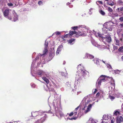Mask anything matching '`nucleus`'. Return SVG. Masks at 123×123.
<instances>
[{"label": "nucleus", "mask_w": 123, "mask_h": 123, "mask_svg": "<svg viewBox=\"0 0 123 123\" xmlns=\"http://www.w3.org/2000/svg\"><path fill=\"white\" fill-rule=\"evenodd\" d=\"M115 72H114L113 74H119L120 72V71L119 70H115Z\"/></svg>", "instance_id": "e433bc0d"}, {"label": "nucleus", "mask_w": 123, "mask_h": 123, "mask_svg": "<svg viewBox=\"0 0 123 123\" xmlns=\"http://www.w3.org/2000/svg\"><path fill=\"white\" fill-rule=\"evenodd\" d=\"M19 0H10L7 2V5L9 6H13V7L17 6L18 4Z\"/></svg>", "instance_id": "423d86ee"}, {"label": "nucleus", "mask_w": 123, "mask_h": 123, "mask_svg": "<svg viewBox=\"0 0 123 123\" xmlns=\"http://www.w3.org/2000/svg\"><path fill=\"white\" fill-rule=\"evenodd\" d=\"M65 63H66V62H65V61H63V65L65 64Z\"/></svg>", "instance_id": "338daca9"}, {"label": "nucleus", "mask_w": 123, "mask_h": 123, "mask_svg": "<svg viewBox=\"0 0 123 123\" xmlns=\"http://www.w3.org/2000/svg\"><path fill=\"white\" fill-rule=\"evenodd\" d=\"M78 69L79 72L80 73V72L82 71L84 69V68L83 66L82 65V64H80L78 65L77 67Z\"/></svg>", "instance_id": "dca6fc26"}, {"label": "nucleus", "mask_w": 123, "mask_h": 123, "mask_svg": "<svg viewBox=\"0 0 123 123\" xmlns=\"http://www.w3.org/2000/svg\"><path fill=\"white\" fill-rule=\"evenodd\" d=\"M77 118V117H74L71 118V120H76Z\"/></svg>", "instance_id": "5fc2aeb1"}, {"label": "nucleus", "mask_w": 123, "mask_h": 123, "mask_svg": "<svg viewBox=\"0 0 123 123\" xmlns=\"http://www.w3.org/2000/svg\"><path fill=\"white\" fill-rule=\"evenodd\" d=\"M114 119H112L111 120V123H114Z\"/></svg>", "instance_id": "bf43d9fd"}, {"label": "nucleus", "mask_w": 123, "mask_h": 123, "mask_svg": "<svg viewBox=\"0 0 123 123\" xmlns=\"http://www.w3.org/2000/svg\"><path fill=\"white\" fill-rule=\"evenodd\" d=\"M85 58H87L89 59H91L94 58V56L92 55L86 53L85 54Z\"/></svg>", "instance_id": "4be33fe9"}, {"label": "nucleus", "mask_w": 123, "mask_h": 123, "mask_svg": "<svg viewBox=\"0 0 123 123\" xmlns=\"http://www.w3.org/2000/svg\"><path fill=\"white\" fill-rule=\"evenodd\" d=\"M100 13L102 15H104L105 14V13L102 10H101L99 11Z\"/></svg>", "instance_id": "a19ab883"}, {"label": "nucleus", "mask_w": 123, "mask_h": 123, "mask_svg": "<svg viewBox=\"0 0 123 123\" xmlns=\"http://www.w3.org/2000/svg\"><path fill=\"white\" fill-rule=\"evenodd\" d=\"M46 117V115H45L43 117H42L40 119L37 120L35 123H42L45 121Z\"/></svg>", "instance_id": "2eb2a0df"}, {"label": "nucleus", "mask_w": 123, "mask_h": 123, "mask_svg": "<svg viewBox=\"0 0 123 123\" xmlns=\"http://www.w3.org/2000/svg\"><path fill=\"white\" fill-rule=\"evenodd\" d=\"M103 26L102 29L104 33H107L108 31L107 23L106 22L103 25Z\"/></svg>", "instance_id": "ddd939ff"}, {"label": "nucleus", "mask_w": 123, "mask_h": 123, "mask_svg": "<svg viewBox=\"0 0 123 123\" xmlns=\"http://www.w3.org/2000/svg\"><path fill=\"white\" fill-rule=\"evenodd\" d=\"M94 33L95 35V36L99 38V39L102 38L103 37H102V35L100 34V33H97L96 32L94 31Z\"/></svg>", "instance_id": "5701e85b"}, {"label": "nucleus", "mask_w": 123, "mask_h": 123, "mask_svg": "<svg viewBox=\"0 0 123 123\" xmlns=\"http://www.w3.org/2000/svg\"><path fill=\"white\" fill-rule=\"evenodd\" d=\"M42 3V2L41 1H39L38 2V4L39 5H40Z\"/></svg>", "instance_id": "864d4df0"}, {"label": "nucleus", "mask_w": 123, "mask_h": 123, "mask_svg": "<svg viewBox=\"0 0 123 123\" xmlns=\"http://www.w3.org/2000/svg\"><path fill=\"white\" fill-rule=\"evenodd\" d=\"M60 34H61L60 32L57 31L55 32L54 33H53L52 35V36H53V35H54V34H55L56 35H59Z\"/></svg>", "instance_id": "c9c22d12"}, {"label": "nucleus", "mask_w": 123, "mask_h": 123, "mask_svg": "<svg viewBox=\"0 0 123 123\" xmlns=\"http://www.w3.org/2000/svg\"><path fill=\"white\" fill-rule=\"evenodd\" d=\"M114 114L116 116H117V114H121L120 112L117 111H115Z\"/></svg>", "instance_id": "72a5a7b5"}, {"label": "nucleus", "mask_w": 123, "mask_h": 123, "mask_svg": "<svg viewBox=\"0 0 123 123\" xmlns=\"http://www.w3.org/2000/svg\"><path fill=\"white\" fill-rule=\"evenodd\" d=\"M119 51L121 52H123V46H121L119 49Z\"/></svg>", "instance_id": "ea45409f"}, {"label": "nucleus", "mask_w": 123, "mask_h": 123, "mask_svg": "<svg viewBox=\"0 0 123 123\" xmlns=\"http://www.w3.org/2000/svg\"><path fill=\"white\" fill-rule=\"evenodd\" d=\"M31 86L32 88H34L35 87V85L33 83H31Z\"/></svg>", "instance_id": "09e8293b"}, {"label": "nucleus", "mask_w": 123, "mask_h": 123, "mask_svg": "<svg viewBox=\"0 0 123 123\" xmlns=\"http://www.w3.org/2000/svg\"><path fill=\"white\" fill-rule=\"evenodd\" d=\"M69 35V34H67L65 36V37L67 38V37H68V35Z\"/></svg>", "instance_id": "052dcab7"}, {"label": "nucleus", "mask_w": 123, "mask_h": 123, "mask_svg": "<svg viewBox=\"0 0 123 123\" xmlns=\"http://www.w3.org/2000/svg\"><path fill=\"white\" fill-rule=\"evenodd\" d=\"M53 105L54 108L55 112H58V110L60 109V102L58 99H56L53 100Z\"/></svg>", "instance_id": "20e7f679"}, {"label": "nucleus", "mask_w": 123, "mask_h": 123, "mask_svg": "<svg viewBox=\"0 0 123 123\" xmlns=\"http://www.w3.org/2000/svg\"><path fill=\"white\" fill-rule=\"evenodd\" d=\"M38 112V116L39 115L40 116L42 115H43V113L41 111H39Z\"/></svg>", "instance_id": "58836bf2"}, {"label": "nucleus", "mask_w": 123, "mask_h": 123, "mask_svg": "<svg viewBox=\"0 0 123 123\" xmlns=\"http://www.w3.org/2000/svg\"><path fill=\"white\" fill-rule=\"evenodd\" d=\"M79 26H75L73 27H72V28L74 30H76L78 28H79Z\"/></svg>", "instance_id": "a18cd8bd"}, {"label": "nucleus", "mask_w": 123, "mask_h": 123, "mask_svg": "<svg viewBox=\"0 0 123 123\" xmlns=\"http://www.w3.org/2000/svg\"><path fill=\"white\" fill-rule=\"evenodd\" d=\"M99 40L100 41H103L106 45V44L108 43V37L107 36L105 37H103L102 38H99Z\"/></svg>", "instance_id": "6ab92c4d"}, {"label": "nucleus", "mask_w": 123, "mask_h": 123, "mask_svg": "<svg viewBox=\"0 0 123 123\" xmlns=\"http://www.w3.org/2000/svg\"><path fill=\"white\" fill-rule=\"evenodd\" d=\"M115 41H116V44L117 45H119V41L118 40L116 39H115Z\"/></svg>", "instance_id": "37998d69"}, {"label": "nucleus", "mask_w": 123, "mask_h": 123, "mask_svg": "<svg viewBox=\"0 0 123 123\" xmlns=\"http://www.w3.org/2000/svg\"><path fill=\"white\" fill-rule=\"evenodd\" d=\"M44 88L45 90L46 91H48L49 90V89L48 86L47 85H46L45 86H44Z\"/></svg>", "instance_id": "f704fd0d"}, {"label": "nucleus", "mask_w": 123, "mask_h": 123, "mask_svg": "<svg viewBox=\"0 0 123 123\" xmlns=\"http://www.w3.org/2000/svg\"><path fill=\"white\" fill-rule=\"evenodd\" d=\"M69 7L70 8H72L73 7V6L72 5H70L69 6Z\"/></svg>", "instance_id": "e2e57ef3"}, {"label": "nucleus", "mask_w": 123, "mask_h": 123, "mask_svg": "<svg viewBox=\"0 0 123 123\" xmlns=\"http://www.w3.org/2000/svg\"><path fill=\"white\" fill-rule=\"evenodd\" d=\"M66 84L68 87H69L70 88L71 87V84L70 83L68 82Z\"/></svg>", "instance_id": "de8ad7c7"}, {"label": "nucleus", "mask_w": 123, "mask_h": 123, "mask_svg": "<svg viewBox=\"0 0 123 123\" xmlns=\"http://www.w3.org/2000/svg\"><path fill=\"white\" fill-rule=\"evenodd\" d=\"M38 112L37 111H35V112H32L31 114L32 116L33 117H35L38 116Z\"/></svg>", "instance_id": "bb28decb"}, {"label": "nucleus", "mask_w": 123, "mask_h": 123, "mask_svg": "<svg viewBox=\"0 0 123 123\" xmlns=\"http://www.w3.org/2000/svg\"><path fill=\"white\" fill-rule=\"evenodd\" d=\"M9 10L6 9L5 11L3 12V14L5 17L7 18L9 20H11L12 19L11 17H9Z\"/></svg>", "instance_id": "9b49d317"}, {"label": "nucleus", "mask_w": 123, "mask_h": 123, "mask_svg": "<svg viewBox=\"0 0 123 123\" xmlns=\"http://www.w3.org/2000/svg\"><path fill=\"white\" fill-rule=\"evenodd\" d=\"M88 123H96V121H95L93 119L90 118L88 121Z\"/></svg>", "instance_id": "cd10ccee"}, {"label": "nucleus", "mask_w": 123, "mask_h": 123, "mask_svg": "<svg viewBox=\"0 0 123 123\" xmlns=\"http://www.w3.org/2000/svg\"><path fill=\"white\" fill-rule=\"evenodd\" d=\"M93 61L94 62V63H95L98 67L100 66L99 65V61L97 58H94L93 60Z\"/></svg>", "instance_id": "a878e982"}, {"label": "nucleus", "mask_w": 123, "mask_h": 123, "mask_svg": "<svg viewBox=\"0 0 123 123\" xmlns=\"http://www.w3.org/2000/svg\"><path fill=\"white\" fill-rule=\"evenodd\" d=\"M112 9L110 7H108V11L110 12H112Z\"/></svg>", "instance_id": "8fccbe9b"}, {"label": "nucleus", "mask_w": 123, "mask_h": 123, "mask_svg": "<svg viewBox=\"0 0 123 123\" xmlns=\"http://www.w3.org/2000/svg\"><path fill=\"white\" fill-rule=\"evenodd\" d=\"M80 107V105H79L75 109V110L74 111V112L73 113L74 115H75L77 114V111L78 110L79 108Z\"/></svg>", "instance_id": "c756f323"}, {"label": "nucleus", "mask_w": 123, "mask_h": 123, "mask_svg": "<svg viewBox=\"0 0 123 123\" xmlns=\"http://www.w3.org/2000/svg\"><path fill=\"white\" fill-rule=\"evenodd\" d=\"M96 3L98 5L99 4L101 5H102L103 4L102 2L101 1H97L96 2Z\"/></svg>", "instance_id": "4c0bfd02"}, {"label": "nucleus", "mask_w": 123, "mask_h": 123, "mask_svg": "<svg viewBox=\"0 0 123 123\" xmlns=\"http://www.w3.org/2000/svg\"><path fill=\"white\" fill-rule=\"evenodd\" d=\"M12 16L13 17V21L15 22L18 19V16L14 10H13L12 11Z\"/></svg>", "instance_id": "4468645a"}, {"label": "nucleus", "mask_w": 123, "mask_h": 123, "mask_svg": "<svg viewBox=\"0 0 123 123\" xmlns=\"http://www.w3.org/2000/svg\"><path fill=\"white\" fill-rule=\"evenodd\" d=\"M108 77L105 75H101L98 80L96 83V86L98 87H99L101 85V83L107 80Z\"/></svg>", "instance_id": "7ed1b4c3"}, {"label": "nucleus", "mask_w": 123, "mask_h": 123, "mask_svg": "<svg viewBox=\"0 0 123 123\" xmlns=\"http://www.w3.org/2000/svg\"><path fill=\"white\" fill-rule=\"evenodd\" d=\"M60 51H59V50H57L56 52V55H58L59 54Z\"/></svg>", "instance_id": "4d7b16f0"}, {"label": "nucleus", "mask_w": 123, "mask_h": 123, "mask_svg": "<svg viewBox=\"0 0 123 123\" xmlns=\"http://www.w3.org/2000/svg\"><path fill=\"white\" fill-rule=\"evenodd\" d=\"M59 109L58 110V112H55V114L56 116H57V114L59 113L60 116L62 117L63 115L62 114V112H61L60 111H59Z\"/></svg>", "instance_id": "7c9ffc66"}, {"label": "nucleus", "mask_w": 123, "mask_h": 123, "mask_svg": "<svg viewBox=\"0 0 123 123\" xmlns=\"http://www.w3.org/2000/svg\"><path fill=\"white\" fill-rule=\"evenodd\" d=\"M91 101L90 98L87 96L85 97L82 101L81 104H82L84 102H85V106L83 109V110H85V108H86L87 105Z\"/></svg>", "instance_id": "0eeeda50"}, {"label": "nucleus", "mask_w": 123, "mask_h": 123, "mask_svg": "<svg viewBox=\"0 0 123 123\" xmlns=\"http://www.w3.org/2000/svg\"><path fill=\"white\" fill-rule=\"evenodd\" d=\"M93 9L92 8H91L89 10V13L90 14H92V10H93Z\"/></svg>", "instance_id": "3c124183"}, {"label": "nucleus", "mask_w": 123, "mask_h": 123, "mask_svg": "<svg viewBox=\"0 0 123 123\" xmlns=\"http://www.w3.org/2000/svg\"><path fill=\"white\" fill-rule=\"evenodd\" d=\"M88 74V72L84 69L82 71L80 72V74L78 72H77L76 74V77L78 78L79 77H80L81 76H82L83 77H85Z\"/></svg>", "instance_id": "6e6552de"}, {"label": "nucleus", "mask_w": 123, "mask_h": 123, "mask_svg": "<svg viewBox=\"0 0 123 123\" xmlns=\"http://www.w3.org/2000/svg\"><path fill=\"white\" fill-rule=\"evenodd\" d=\"M97 91V90L96 89H94V91L93 92V93L94 94H95L96 92Z\"/></svg>", "instance_id": "13d9d810"}, {"label": "nucleus", "mask_w": 123, "mask_h": 123, "mask_svg": "<svg viewBox=\"0 0 123 123\" xmlns=\"http://www.w3.org/2000/svg\"><path fill=\"white\" fill-rule=\"evenodd\" d=\"M78 26H79V28H84L86 29V30H83L82 32H81V33H85V32L84 31V32L85 31L86 32V35L87 33L88 32H90V31L89 30H90L89 28L88 27H87L85 25H79Z\"/></svg>", "instance_id": "9d476101"}, {"label": "nucleus", "mask_w": 123, "mask_h": 123, "mask_svg": "<svg viewBox=\"0 0 123 123\" xmlns=\"http://www.w3.org/2000/svg\"><path fill=\"white\" fill-rule=\"evenodd\" d=\"M115 3L113 2H111L108 3V5L112 6H113L112 8H114L115 6Z\"/></svg>", "instance_id": "c85d7f7f"}, {"label": "nucleus", "mask_w": 123, "mask_h": 123, "mask_svg": "<svg viewBox=\"0 0 123 123\" xmlns=\"http://www.w3.org/2000/svg\"><path fill=\"white\" fill-rule=\"evenodd\" d=\"M117 10H118V12L123 11V7H120L119 8H117Z\"/></svg>", "instance_id": "473e14b6"}, {"label": "nucleus", "mask_w": 123, "mask_h": 123, "mask_svg": "<svg viewBox=\"0 0 123 123\" xmlns=\"http://www.w3.org/2000/svg\"><path fill=\"white\" fill-rule=\"evenodd\" d=\"M92 105L91 104H90L88 105L86 109V110L84 112V113L85 114H86L89 111H90V109L92 107Z\"/></svg>", "instance_id": "aec40b11"}, {"label": "nucleus", "mask_w": 123, "mask_h": 123, "mask_svg": "<svg viewBox=\"0 0 123 123\" xmlns=\"http://www.w3.org/2000/svg\"><path fill=\"white\" fill-rule=\"evenodd\" d=\"M102 61L103 63H104V64H105L106 65V64L105 63L106 62L105 61H104L103 60H102Z\"/></svg>", "instance_id": "0e129e2a"}, {"label": "nucleus", "mask_w": 123, "mask_h": 123, "mask_svg": "<svg viewBox=\"0 0 123 123\" xmlns=\"http://www.w3.org/2000/svg\"><path fill=\"white\" fill-rule=\"evenodd\" d=\"M91 42L93 45L96 47H98L100 49H105L107 48L106 46H105V45L100 46L98 45L97 43V42L94 40H92Z\"/></svg>", "instance_id": "1a4fd4ad"}, {"label": "nucleus", "mask_w": 123, "mask_h": 123, "mask_svg": "<svg viewBox=\"0 0 123 123\" xmlns=\"http://www.w3.org/2000/svg\"><path fill=\"white\" fill-rule=\"evenodd\" d=\"M44 50L43 51V54L41 55L40 54H39L38 56L36 57V60L33 61L32 62L31 67V72L33 76V75H32V73H34L35 74L36 73L33 69L34 65L35 63V61H37L38 65H39L40 63H42V64L45 63L44 59V55L48 52V42H46V41L44 44Z\"/></svg>", "instance_id": "f257e3e1"}, {"label": "nucleus", "mask_w": 123, "mask_h": 123, "mask_svg": "<svg viewBox=\"0 0 123 123\" xmlns=\"http://www.w3.org/2000/svg\"><path fill=\"white\" fill-rule=\"evenodd\" d=\"M63 47L62 45V44H61L58 47L57 50L61 51L62 50V49L63 48Z\"/></svg>", "instance_id": "2f4dec72"}, {"label": "nucleus", "mask_w": 123, "mask_h": 123, "mask_svg": "<svg viewBox=\"0 0 123 123\" xmlns=\"http://www.w3.org/2000/svg\"><path fill=\"white\" fill-rule=\"evenodd\" d=\"M85 33H81L79 31L78 32H77L75 31H72L70 32L69 34V35L70 36H72L73 35L75 34V35L74 36H75L76 37H78L80 35L83 36H84L86 35V32L85 31Z\"/></svg>", "instance_id": "39448f33"}, {"label": "nucleus", "mask_w": 123, "mask_h": 123, "mask_svg": "<svg viewBox=\"0 0 123 123\" xmlns=\"http://www.w3.org/2000/svg\"><path fill=\"white\" fill-rule=\"evenodd\" d=\"M116 123H121L123 122V117L121 116L118 117L117 118Z\"/></svg>", "instance_id": "a211bd4d"}, {"label": "nucleus", "mask_w": 123, "mask_h": 123, "mask_svg": "<svg viewBox=\"0 0 123 123\" xmlns=\"http://www.w3.org/2000/svg\"><path fill=\"white\" fill-rule=\"evenodd\" d=\"M109 97L112 100H113L115 98L114 97L111 96L110 95H109Z\"/></svg>", "instance_id": "79ce46f5"}, {"label": "nucleus", "mask_w": 123, "mask_h": 123, "mask_svg": "<svg viewBox=\"0 0 123 123\" xmlns=\"http://www.w3.org/2000/svg\"><path fill=\"white\" fill-rule=\"evenodd\" d=\"M48 113H52V112L50 110H49L48 111Z\"/></svg>", "instance_id": "69168bd1"}, {"label": "nucleus", "mask_w": 123, "mask_h": 123, "mask_svg": "<svg viewBox=\"0 0 123 123\" xmlns=\"http://www.w3.org/2000/svg\"><path fill=\"white\" fill-rule=\"evenodd\" d=\"M103 120H101V123H108L107 121L105 122L104 120H108V115H104L102 117Z\"/></svg>", "instance_id": "f3484780"}, {"label": "nucleus", "mask_w": 123, "mask_h": 123, "mask_svg": "<svg viewBox=\"0 0 123 123\" xmlns=\"http://www.w3.org/2000/svg\"><path fill=\"white\" fill-rule=\"evenodd\" d=\"M80 82L78 80L75 81V84L74 85V87L75 89H76L80 85Z\"/></svg>", "instance_id": "412c9836"}, {"label": "nucleus", "mask_w": 123, "mask_h": 123, "mask_svg": "<svg viewBox=\"0 0 123 123\" xmlns=\"http://www.w3.org/2000/svg\"><path fill=\"white\" fill-rule=\"evenodd\" d=\"M108 70L109 71V72L112 73H113L114 70H113L111 65L108 64Z\"/></svg>", "instance_id": "b1692460"}, {"label": "nucleus", "mask_w": 123, "mask_h": 123, "mask_svg": "<svg viewBox=\"0 0 123 123\" xmlns=\"http://www.w3.org/2000/svg\"><path fill=\"white\" fill-rule=\"evenodd\" d=\"M119 20L122 22H123V16H122L120 18Z\"/></svg>", "instance_id": "603ef678"}, {"label": "nucleus", "mask_w": 123, "mask_h": 123, "mask_svg": "<svg viewBox=\"0 0 123 123\" xmlns=\"http://www.w3.org/2000/svg\"><path fill=\"white\" fill-rule=\"evenodd\" d=\"M70 4V3H69V2H68L67 3V5H69V4Z\"/></svg>", "instance_id": "774afa93"}, {"label": "nucleus", "mask_w": 123, "mask_h": 123, "mask_svg": "<svg viewBox=\"0 0 123 123\" xmlns=\"http://www.w3.org/2000/svg\"><path fill=\"white\" fill-rule=\"evenodd\" d=\"M108 81H109L110 80H111V81H109V84H110L109 85H110L111 86H110L111 88H115V83L114 81L113 78L111 77H110L108 76Z\"/></svg>", "instance_id": "f8f14e48"}, {"label": "nucleus", "mask_w": 123, "mask_h": 123, "mask_svg": "<svg viewBox=\"0 0 123 123\" xmlns=\"http://www.w3.org/2000/svg\"><path fill=\"white\" fill-rule=\"evenodd\" d=\"M99 95V93L98 92L96 96L97 97H98Z\"/></svg>", "instance_id": "680f3d73"}, {"label": "nucleus", "mask_w": 123, "mask_h": 123, "mask_svg": "<svg viewBox=\"0 0 123 123\" xmlns=\"http://www.w3.org/2000/svg\"><path fill=\"white\" fill-rule=\"evenodd\" d=\"M73 114H74L73 113V112H72L70 113L69 114V116H72Z\"/></svg>", "instance_id": "6e6d98bb"}, {"label": "nucleus", "mask_w": 123, "mask_h": 123, "mask_svg": "<svg viewBox=\"0 0 123 123\" xmlns=\"http://www.w3.org/2000/svg\"><path fill=\"white\" fill-rule=\"evenodd\" d=\"M111 41V39L110 36H108V43H110Z\"/></svg>", "instance_id": "c03bdc74"}, {"label": "nucleus", "mask_w": 123, "mask_h": 123, "mask_svg": "<svg viewBox=\"0 0 123 123\" xmlns=\"http://www.w3.org/2000/svg\"><path fill=\"white\" fill-rule=\"evenodd\" d=\"M61 74L62 76H67V74H66L65 73H64V72H61Z\"/></svg>", "instance_id": "49530a36"}, {"label": "nucleus", "mask_w": 123, "mask_h": 123, "mask_svg": "<svg viewBox=\"0 0 123 123\" xmlns=\"http://www.w3.org/2000/svg\"><path fill=\"white\" fill-rule=\"evenodd\" d=\"M37 73L41 77L43 76V77H42V79L46 82L47 84H48L49 81L47 78L50 79V76L49 75L47 72L40 70L37 71Z\"/></svg>", "instance_id": "f03ea898"}, {"label": "nucleus", "mask_w": 123, "mask_h": 123, "mask_svg": "<svg viewBox=\"0 0 123 123\" xmlns=\"http://www.w3.org/2000/svg\"><path fill=\"white\" fill-rule=\"evenodd\" d=\"M75 40V39H72L68 40V43H69L70 45H72L74 43Z\"/></svg>", "instance_id": "393cba45"}]
</instances>
